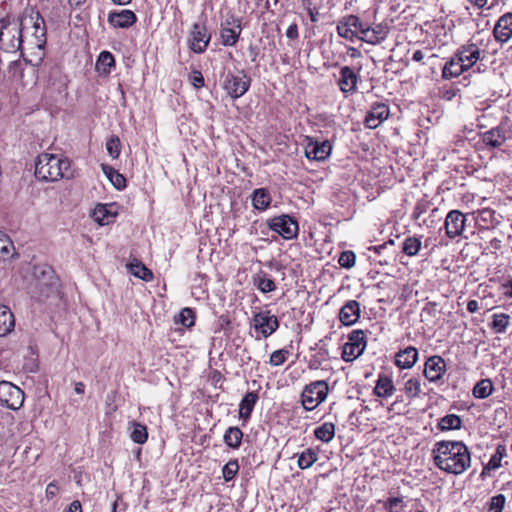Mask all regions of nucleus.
<instances>
[{
    "label": "nucleus",
    "instance_id": "58836bf2",
    "mask_svg": "<svg viewBox=\"0 0 512 512\" xmlns=\"http://www.w3.org/2000/svg\"><path fill=\"white\" fill-rule=\"evenodd\" d=\"M461 427V419L455 414H449L439 420L438 428L441 431L459 429Z\"/></svg>",
    "mask_w": 512,
    "mask_h": 512
},
{
    "label": "nucleus",
    "instance_id": "473e14b6",
    "mask_svg": "<svg viewBox=\"0 0 512 512\" xmlns=\"http://www.w3.org/2000/svg\"><path fill=\"white\" fill-rule=\"evenodd\" d=\"M243 432L238 427H229L223 437L225 444L233 449H237L241 445Z\"/></svg>",
    "mask_w": 512,
    "mask_h": 512
},
{
    "label": "nucleus",
    "instance_id": "49530a36",
    "mask_svg": "<svg viewBox=\"0 0 512 512\" xmlns=\"http://www.w3.org/2000/svg\"><path fill=\"white\" fill-rule=\"evenodd\" d=\"M356 255L353 251H343L338 259V263L341 267L350 269L355 265Z\"/></svg>",
    "mask_w": 512,
    "mask_h": 512
},
{
    "label": "nucleus",
    "instance_id": "4be33fe9",
    "mask_svg": "<svg viewBox=\"0 0 512 512\" xmlns=\"http://www.w3.org/2000/svg\"><path fill=\"white\" fill-rule=\"evenodd\" d=\"M137 21L135 13L131 10H121L110 12L108 22L115 28H129Z\"/></svg>",
    "mask_w": 512,
    "mask_h": 512
},
{
    "label": "nucleus",
    "instance_id": "f03ea898",
    "mask_svg": "<svg viewBox=\"0 0 512 512\" xmlns=\"http://www.w3.org/2000/svg\"><path fill=\"white\" fill-rule=\"evenodd\" d=\"M70 161L54 154L43 153L38 156L35 164V176L42 181H57L69 178Z\"/></svg>",
    "mask_w": 512,
    "mask_h": 512
},
{
    "label": "nucleus",
    "instance_id": "ddd939ff",
    "mask_svg": "<svg viewBox=\"0 0 512 512\" xmlns=\"http://www.w3.org/2000/svg\"><path fill=\"white\" fill-rule=\"evenodd\" d=\"M241 20L234 16L228 15L221 25V41L225 46H234L241 34Z\"/></svg>",
    "mask_w": 512,
    "mask_h": 512
},
{
    "label": "nucleus",
    "instance_id": "b1692460",
    "mask_svg": "<svg viewBox=\"0 0 512 512\" xmlns=\"http://www.w3.org/2000/svg\"><path fill=\"white\" fill-rule=\"evenodd\" d=\"M418 360V350L409 346L396 354L395 364L401 369H410Z\"/></svg>",
    "mask_w": 512,
    "mask_h": 512
},
{
    "label": "nucleus",
    "instance_id": "0eeeda50",
    "mask_svg": "<svg viewBox=\"0 0 512 512\" xmlns=\"http://www.w3.org/2000/svg\"><path fill=\"white\" fill-rule=\"evenodd\" d=\"M328 384L324 380H318L306 385L301 393V403L305 410L312 411L325 401L328 395Z\"/></svg>",
    "mask_w": 512,
    "mask_h": 512
},
{
    "label": "nucleus",
    "instance_id": "aec40b11",
    "mask_svg": "<svg viewBox=\"0 0 512 512\" xmlns=\"http://www.w3.org/2000/svg\"><path fill=\"white\" fill-rule=\"evenodd\" d=\"M338 86L344 94H352L357 89L359 76L349 67L344 66L340 69Z\"/></svg>",
    "mask_w": 512,
    "mask_h": 512
},
{
    "label": "nucleus",
    "instance_id": "c03bdc74",
    "mask_svg": "<svg viewBox=\"0 0 512 512\" xmlns=\"http://www.w3.org/2000/svg\"><path fill=\"white\" fill-rule=\"evenodd\" d=\"M238 471H239L238 461L236 459L230 460L227 464L224 465V467L222 469L224 480L227 482L231 481L232 479H234V477L236 476Z\"/></svg>",
    "mask_w": 512,
    "mask_h": 512
},
{
    "label": "nucleus",
    "instance_id": "680f3d73",
    "mask_svg": "<svg viewBox=\"0 0 512 512\" xmlns=\"http://www.w3.org/2000/svg\"><path fill=\"white\" fill-rule=\"evenodd\" d=\"M501 290L503 295L506 297L512 298V279L506 283L501 284Z\"/></svg>",
    "mask_w": 512,
    "mask_h": 512
},
{
    "label": "nucleus",
    "instance_id": "4c0bfd02",
    "mask_svg": "<svg viewBox=\"0 0 512 512\" xmlns=\"http://www.w3.org/2000/svg\"><path fill=\"white\" fill-rule=\"evenodd\" d=\"M510 316L505 313L494 314L492 316V321L490 323V327L493 329L495 333H503L506 331L509 325Z\"/></svg>",
    "mask_w": 512,
    "mask_h": 512
},
{
    "label": "nucleus",
    "instance_id": "dca6fc26",
    "mask_svg": "<svg viewBox=\"0 0 512 512\" xmlns=\"http://www.w3.org/2000/svg\"><path fill=\"white\" fill-rule=\"evenodd\" d=\"M305 156L310 160L324 161L331 153L332 147L328 141L318 142L311 138L307 139Z\"/></svg>",
    "mask_w": 512,
    "mask_h": 512
},
{
    "label": "nucleus",
    "instance_id": "412c9836",
    "mask_svg": "<svg viewBox=\"0 0 512 512\" xmlns=\"http://www.w3.org/2000/svg\"><path fill=\"white\" fill-rule=\"evenodd\" d=\"M493 35L499 42H507L512 37V13L501 16L493 28Z\"/></svg>",
    "mask_w": 512,
    "mask_h": 512
},
{
    "label": "nucleus",
    "instance_id": "ea45409f",
    "mask_svg": "<svg viewBox=\"0 0 512 512\" xmlns=\"http://www.w3.org/2000/svg\"><path fill=\"white\" fill-rule=\"evenodd\" d=\"M348 342L357 348V352H364L366 348V337L363 330H353L348 335Z\"/></svg>",
    "mask_w": 512,
    "mask_h": 512
},
{
    "label": "nucleus",
    "instance_id": "2f4dec72",
    "mask_svg": "<svg viewBox=\"0 0 512 512\" xmlns=\"http://www.w3.org/2000/svg\"><path fill=\"white\" fill-rule=\"evenodd\" d=\"M129 272L135 277L146 282L153 280V273L144 264L139 261L131 262L127 265Z\"/></svg>",
    "mask_w": 512,
    "mask_h": 512
},
{
    "label": "nucleus",
    "instance_id": "69168bd1",
    "mask_svg": "<svg viewBox=\"0 0 512 512\" xmlns=\"http://www.w3.org/2000/svg\"><path fill=\"white\" fill-rule=\"evenodd\" d=\"M74 390L77 394H84L85 392V385L83 382H76L74 386Z\"/></svg>",
    "mask_w": 512,
    "mask_h": 512
},
{
    "label": "nucleus",
    "instance_id": "a878e982",
    "mask_svg": "<svg viewBox=\"0 0 512 512\" xmlns=\"http://www.w3.org/2000/svg\"><path fill=\"white\" fill-rule=\"evenodd\" d=\"M15 327V318L10 308L0 305V337L9 334Z\"/></svg>",
    "mask_w": 512,
    "mask_h": 512
},
{
    "label": "nucleus",
    "instance_id": "c756f323",
    "mask_svg": "<svg viewBox=\"0 0 512 512\" xmlns=\"http://www.w3.org/2000/svg\"><path fill=\"white\" fill-rule=\"evenodd\" d=\"M271 196L267 189L258 188L253 191L252 205L255 209L263 211L269 207Z\"/></svg>",
    "mask_w": 512,
    "mask_h": 512
},
{
    "label": "nucleus",
    "instance_id": "4468645a",
    "mask_svg": "<svg viewBox=\"0 0 512 512\" xmlns=\"http://www.w3.org/2000/svg\"><path fill=\"white\" fill-rule=\"evenodd\" d=\"M210 38L207 28L202 24L195 23L190 32L189 47L195 53H203L210 42Z\"/></svg>",
    "mask_w": 512,
    "mask_h": 512
},
{
    "label": "nucleus",
    "instance_id": "6e6552de",
    "mask_svg": "<svg viewBox=\"0 0 512 512\" xmlns=\"http://www.w3.org/2000/svg\"><path fill=\"white\" fill-rule=\"evenodd\" d=\"M250 77L244 70H238L236 74L228 72L223 80V89L232 98L237 99L243 96L249 89Z\"/></svg>",
    "mask_w": 512,
    "mask_h": 512
},
{
    "label": "nucleus",
    "instance_id": "1a4fd4ad",
    "mask_svg": "<svg viewBox=\"0 0 512 512\" xmlns=\"http://www.w3.org/2000/svg\"><path fill=\"white\" fill-rule=\"evenodd\" d=\"M23 32L20 24L3 25L0 29V46L7 52H16L22 49Z\"/></svg>",
    "mask_w": 512,
    "mask_h": 512
},
{
    "label": "nucleus",
    "instance_id": "8fccbe9b",
    "mask_svg": "<svg viewBox=\"0 0 512 512\" xmlns=\"http://www.w3.org/2000/svg\"><path fill=\"white\" fill-rule=\"evenodd\" d=\"M363 352H357V348L355 346H352L349 342H347L344 345L342 358L346 362H351L360 355H362Z\"/></svg>",
    "mask_w": 512,
    "mask_h": 512
},
{
    "label": "nucleus",
    "instance_id": "39448f33",
    "mask_svg": "<svg viewBox=\"0 0 512 512\" xmlns=\"http://www.w3.org/2000/svg\"><path fill=\"white\" fill-rule=\"evenodd\" d=\"M469 221H475L474 215H464L460 211L453 210L448 213L445 219L446 234L450 238L463 235L469 239L476 235L474 228L470 226Z\"/></svg>",
    "mask_w": 512,
    "mask_h": 512
},
{
    "label": "nucleus",
    "instance_id": "e433bc0d",
    "mask_svg": "<svg viewBox=\"0 0 512 512\" xmlns=\"http://www.w3.org/2000/svg\"><path fill=\"white\" fill-rule=\"evenodd\" d=\"M318 460V454L315 450L308 448L298 456V467L300 469L310 468Z\"/></svg>",
    "mask_w": 512,
    "mask_h": 512
},
{
    "label": "nucleus",
    "instance_id": "f3484780",
    "mask_svg": "<svg viewBox=\"0 0 512 512\" xmlns=\"http://www.w3.org/2000/svg\"><path fill=\"white\" fill-rule=\"evenodd\" d=\"M389 34V26L387 24H376L369 26L366 24L363 33L358 38L369 44L376 45L384 41Z\"/></svg>",
    "mask_w": 512,
    "mask_h": 512
},
{
    "label": "nucleus",
    "instance_id": "20e7f679",
    "mask_svg": "<svg viewBox=\"0 0 512 512\" xmlns=\"http://www.w3.org/2000/svg\"><path fill=\"white\" fill-rule=\"evenodd\" d=\"M20 25L24 32L28 33L31 31L29 44L42 50L46 43V27L40 13L34 8L26 9L20 20Z\"/></svg>",
    "mask_w": 512,
    "mask_h": 512
},
{
    "label": "nucleus",
    "instance_id": "4d7b16f0",
    "mask_svg": "<svg viewBox=\"0 0 512 512\" xmlns=\"http://www.w3.org/2000/svg\"><path fill=\"white\" fill-rule=\"evenodd\" d=\"M95 216H96V220L98 221V223L100 225H105V224H108L109 221L107 219L108 217V211L106 209L105 206H99L96 210H95Z\"/></svg>",
    "mask_w": 512,
    "mask_h": 512
},
{
    "label": "nucleus",
    "instance_id": "bb28decb",
    "mask_svg": "<svg viewBox=\"0 0 512 512\" xmlns=\"http://www.w3.org/2000/svg\"><path fill=\"white\" fill-rule=\"evenodd\" d=\"M507 456V450L504 445H498L495 453L491 456L488 463L482 468V476L490 474L502 466V459Z\"/></svg>",
    "mask_w": 512,
    "mask_h": 512
},
{
    "label": "nucleus",
    "instance_id": "5701e85b",
    "mask_svg": "<svg viewBox=\"0 0 512 512\" xmlns=\"http://www.w3.org/2000/svg\"><path fill=\"white\" fill-rule=\"evenodd\" d=\"M360 317V304L356 300H349L340 309L339 319L342 324L351 326L357 322Z\"/></svg>",
    "mask_w": 512,
    "mask_h": 512
},
{
    "label": "nucleus",
    "instance_id": "13d9d810",
    "mask_svg": "<svg viewBox=\"0 0 512 512\" xmlns=\"http://www.w3.org/2000/svg\"><path fill=\"white\" fill-rule=\"evenodd\" d=\"M493 391V385L490 379H482V399L490 396Z\"/></svg>",
    "mask_w": 512,
    "mask_h": 512
},
{
    "label": "nucleus",
    "instance_id": "79ce46f5",
    "mask_svg": "<svg viewBox=\"0 0 512 512\" xmlns=\"http://www.w3.org/2000/svg\"><path fill=\"white\" fill-rule=\"evenodd\" d=\"M404 391L409 398L418 397L422 392L421 381L417 378H410L405 382Z\"/></svg>",
    "mask_w": 512,
    "mask_h": 512
},
{
    "label": "nucleus",
    "instance_id": "de8ad7c7",
    "mask_svg": "<svg viewBox=\"0 0 512 512\" xmlns=\"http://www.w3.org/2000/svg\"><path fill=\"white\" fill-rule=\"evenodd\" d=\"M106 149L112 158H114V159L118 158L120 155V140H119V138L116 136H112L111 138H109L108 141L106 142Z\"/></svg>",
    "mask_w": 512,
    "mask_h": 512
},
{
    "label": "nucleus",
    "instance_id": "a19ab883",
    "mask_svg": "<svg viewBox=\"0 0 512 512\" xmlns=\"http://www.w3.org/2000/svg\"><path fill=\"white\" fill-rule=\"evenodd\" d=\"M133 430L131 431V439L137 444H144L148 438V432L146 426L134 422L132 424Z\"/></svg>",
    "mask_w": 512,
    "mask_h": 512
},
{
    "label": "nucleus",
    "instance_id": "423d86ee",
    "mask_svg": "<svg viewBox=\"0 0 512 512\" xmlns=\"http://www.w3.org/2000/svg\"><path fill=\"white\" fill-rule=\"evenodd\" d=\"M33 274L36 279L35 288L38 290V292L34 291L33 293L39 301L50 297L51 294L56 292L58 279L50 266L37 265L34 267Z\"/></svg>",
    "mask_w": 512,
    "mask_h": 512
},
{
    "label": "nucleus",
    "instance_id": "774afa93",
    "mask_svg": "<svg viewBox=\"0 0 512 512\" xmlns=\"http://www.w3.org/2000/svg\"><path fill=\"white\" fill-rule=\"evenodd\" d=\"M412 58L414 61L419 62L424 58V54L421 50H416Z\"/></svg>",
    "mask_w": 512,
    "mask_h": 512
},
{
    "label": "nucleus",
    "instance_id": "09e8293b",
    "mask_svg": "<svg viewBox=\"0 0 512 512\" xmlns=\"http://www.w3.org/2000/svg\"><path fill=\"white\" fill-rule=\"evenodd\" d=\"M505 504V496L498 494L491 498L487 512H502Z\"/></svg>",
    "mask_w": 512,
    "mask_h": 512
},
{
    "label": "nucleus",
    "instance_id": "7c9ffc66",
    "mask_svg": "<svg viewBox=\"0 0 512 512\" xmlns=\"http://www.w3.org/2000/svg\"><path fill=\"white\" fill-rule=\"evenodd\" d=\"M253 284L262 293H269L276 289L275 282L265 272H259L253 276Z\"/></svg>",
    "mask_w": 512,
    "mask_h": 512
},
{
    "label": "nucleus",
    "instance_id": "6e6d98bb",
    "mask_svg": "<svg viewBox=\"0 0 512 512\" xmlns=\"http://www.w3.org/2000/svg\"><path fill=\"white\" fill-rule=\"evenodd\" d=\"M189 81L190 83L195 87V88H201L204 86V77L202 75V73L200 71H193L191 73V75L189 76Z\"/></svg>",
    "mask_w": 512,
    "mask_h": 512
},
{
    "label": "nucleus",
    "instance_id": "864d4df0",
    "mask_svg": "<svg viewBox=\"0 0 512 512\" xmlns=\"http://www.w3.org/2000/svg\"><path fill=\"white\" fill-rule=\"evenodd\" d=\"M337 32L340 37L348 40H352L356 36L355 32L351 27H348L344 20L340 21L337 25Z\"/></svg>",
    "mask_w": 512,
    "mask_h": 512
},
{
    "label": "nucleus",
    "instance_id": "3c124183",
    "mask_svg": "<svg viewBox=\"0 0 512 512\" xmlns=\"http://www.w3.org/2000/svg\"><path fill=\"white\" fill-rule=\"evenodd\" d=\"M288 353L289 352L285 349H280V350L274 351L270 356L269 363L272 366L282 365L286 361Z\"/></svg>",
    "mask_w": 512,
    "mask_h": 512
},
{
    "label": "nucleus",
    "instance_id": "c85d7f7f",
    "mask_svg": "<svg viewBox=\"0 0 512 512\" xmlns=\"http://www.w3.org/2000/svg\"><path fill=\"white\" fill-rule=\"evenodd\" d=\"M395 387L393 381L388 376H379L376 386L374 388V393L381 398H387L392 396L394 393Z\"/></svg>",
    "mask_w": 512,
    "mask_h": 512
},
{
    "label": "nucleus",
    "instance_id": "bf43d9fd",
    "mask_svg": "<svg viewBox=\"0 0 512 512\" xmlns=\"http://www.w3.org/2000/svg\"><path fill=\"white\" fill-rule=\"evenodd\" d=\"M59 491V487L55 481L49 483L46 487V497L48 499H52L57 495Z\"/></svg>",
    "mask_w": 512,
    "mask_h": 512
},
{
    "label": "nucleus",
    "instance_id": "2eb2a0df",
    "mask_svg": "<svg viewBox=\"0 0 512 512\" xmlns=\"http://www.w3.org/2000/svg\"><path fill=\"white\" fill-rule=\"evenodd\" d=\"M253 324L255 329L259 330L264 338L272 335L279 327L278 318L274 315H270L269 311L255 314Z\"/></svg>",
    "mask_w": 512,
    "mask_h": 512
},
{
    "label": "nucleus",
    "instance_id": "603ef678",
    "mask_svg": "<svg viewBox=\"0 0 512 512\" xmlns=\"http://www.w3.org/2000/svg\"><path fill=\"white\" fill-rule=\"evenodd\" d=\"M403 507V498L391 497L384 503V508L388 512H399Z\"/></svg>",
    "mask_w": 512,
    "mask_h": 512
},
{
    "label": "nucleus",
    "instance_id": "e2e57ef3",
    "mask_svg": "<svg viewBox=\"0 0 512 512\" xmlns=\"http://www.w3.org/2000/svg\"><path fill=\"white\" fill-rule=\"evenodd\" d=\"M66 512H82L81 503L78 500L73 501Z\"/></svg>",
    "mask_w": 512,
    "mask_h": 512
},
{
    "label": "nucleus",
    "instance_id": "f704fd0d",
    "mask_svg": "<svg viewBox=\"0 0 512 512\" xmlns=\"http://www.w3.org/2000/svg\"><path fill=\"white\" fill-rule=\"evenodd\" d=\"M314 435L318 440L329 443L335 436V425L331 422H325L314 430Z\"/></svg>",
    "mask_w": 512,
    "mask_h": 512
},
{
    "label": "nucleus",
    "instance_id": "f8f14e48",
    "mask_svg": "<svg viewBox=\"0 0 512 512\" xmlns=\"http://www.w3.org/2000/svg\"><path fill=\"white\" fill-rule=\"evenodd\" d=\"M269 227L285 239H292L298 234V223L289 215H281L269 221Z\"/></svg>",
    "mask_w": 512,
    "mask_h": 512
},
{
    "label": "nucleus",
    "instance_id": "72a5a7b5",
    "mask_svg": "<svg viewBox=\"0 0 512 512\" xmlns=\"http://www.w3.org/2000/svg\"><path fill=\"white\" fill-rule=\"evenodd\" d=\"M102 170L106 177L110 180L112 185L118 189L121 190L125 188L126 186V179L125 177L120 174L117 170H115L113 167L109 165H102Z\"/></svg>",
    "mask_w": 512,
    "mask_h": 512
},
{
    "label": "nucleus",
    "instance_id": "052dcab7",
    "mask_svg": "<svg viewBox=\"0 0 512 512\" xmlns=\"http://www.w3.org/2000/svg\"><path fill=\"white\" fill-rule=\"evenodd\" d=\"M286 36L289 39H296L298 37V27L295 23L291 24L286 30Z\"/></svg>",
    "mask_w": 512,
    "mask_h": 512
},
{
    "label": "nucleus",
    "instance_id": "5fc2aeb1",
    "mask_svg": "<svg viewBox=\"0 0 512 512\" xmlns=\"http://www.w3.org/2000/svg\"><path fill=\"white\" fill-rule=\"evenodd\" d=\"M348 27L355 28L359 30L360 34L362 35L363 30L365 29L366 24L360 21V19L355 15H349L343 19Z\"/></svg>",
    "mask_w": 512,
    "mask_h": 512
},
{
    "label": "nucleus",
    "instance_id": "393cba45",
    "mask_svg": "<svg viewBox=\"0 0 512 512\" xmlns=\"http://www.w3.org/2000/svg\"><path fill=\"white\" fill-rule=\"evenodd\" d=\"M257 400L258 393L256 391L246 393L239 404V417L241 419L247 421L250 418Z\"/></svg>",
    "mask_w": 512,
    "mask_h": 512
},
{
    "label": "nucleus",
    "instance_id": "c9c22d12",
    "mask_svg": "<svg viewBox=\"0 0 512 512\" xmlns=\"http://www.w3.org/2000/svg\"><path fill=\"white\" fill-rule=\"evenodd\" d=\"M115 65V59L112 53L108 51H103L98 56L96 62V68L100 73L109 74L111 67Z\"/></svg>",
    "mask_w": 512,
    "mask_h": 512
},
{
    "label": "nucleus",
    "instance_id": "a211bd4d",
    "mask_svg": "<svg viewBox=\"0 0 512 512\" xmlns=\"http://www.w3.org/2000/svg\"><path fill=\"white\" fill-rule=\"evenodd\" d=\"M446 370V363L440 356H432L427 359L424 368L425 377L431 381L436 382L442 378Z\"/></svg>",
    "mask_w": 512,
    "mask_h": 512
},
{
    "label": "nucleus",
    "instance_id": "0e129e2a",
    "mask_svg": "<svg viewBox=\"0 0 512 512\" xmlns=\"http://www.w3.org/2000/svg\"><path fill=\"white\" fill-rule=\"evenodd\" d=\"M469 312L474 313L478 310V302L476 300H470L467 304Z\"/></svg>",
    "mask_w": 512,
    "mask_h": 512
},
{
    "label": "nucleus",
    "instance_id": "cd10ccee",
    "mask_svg": "<svg viewBox=\"0 0 512 512\" xmlns=\"http://www.w3.org/2000/svg\"><path fill=\"white\" fill-rule=\"evenodd\" d=\"M506 140L503 131L500 128H492L482 133V143L492 148L500 147Z\"/></svg>",
    "mask_w": 512,
    "mask_h": 512
},
{
    "label": "nucleus",
    "instance_id": "338daca9",
    "mask_svg": "<svg viewBox=\"0 0 512 512\" xmlns=\"http://www.w3.org/2000/svg\"><path fill=\"white\" fill-rule=\"evenodd\" d=\"M386 246H387V243H383V244H381V245L371 246V247H369V248H368V250L373 251V252H375V253H377V254H380V253H381V251H382L384 248H386Z\"/></svg>",
    "mask_w": 512,
    "mask_h": 512
},
{
    "label": "nucleus",
    "instance_id": "9d476101",
    "mask_svg": "<svg viewBox=\"0 0 512 512\" xmlns=\"http://www.w3.org/2000/svg\"><path fill=\"white\" fill-rule=\"evenodd\" d=\"M24 392L8 381H0V405L11 410H18L23 406Z\"/></svg>",
    "mask_w": 512,
    "mask_h": 512
},
{
    "label": "nucleus",
    "instance_id": "a18cd8bd",
    "mask_svg": "<svg viewBox=\"0 0 512 512\" xmlns=\"http://www.w3.org/2000/svg\"><path fill=\"white\" fill-rule=\"evenodd\" d=\"M177 322L181 323L187 328L192 327L195 322L194 311L191 308H183L179 313Z\"/></svg>",
    "mask_w": 512,
    "mask_h": 512
},
{
    "label": "nucleus",
    "instance_id": "6ab92c4d",
    "mask_svg": "<svg viewBox=\"0 0 512 512\" xmlns=\"http://www.w3.org/2000/svg\"><path fill=\"white\" fill-rule=\"evenodd\" d=\"M389 108L384 103H376L365 117V125L370 129L377 128L389 116Z\"/></svg>",
    "mask_w": 512,
    "mask_h": 512
},
{
    "label": "nucleus",
    "instance_id": "9b49d317",
    "mask_svg": "<svg viewBox=\"0 0 512 512\" xmlns=\"http://www.w3.org/2000/svg\"><path fill=\"white\" fill-rule=\"evenodd\" d=\"M10 72L13 83L22 89L31 88L37 83V70L33 66L14 62L10 66Z\"/></svg>",
    "mask_w": 512,
    "mask_h": 512
},
{
    "label": "nucleus",
    "instance_id": "7ed1b4c3",
    "mask_svg": "<svg viewBox=\"0 0 512 512\" xmlns=\"http://www.w3.org/2000/svg\"><path fill=\"white\" fill-rule=\"evenodd\" d=\"M480 50L476 44H470L463 47L457 55L448 61L442 71L444 79L459 76L464 71L470 69L479 59Z\"/></svg>",
    "mask_w": 512,
    "mask_h": 512
},
{
    "label": "nucleus",
    "instance_id": "f257e3e1",
    "mask_svg": "<svg viewBox=\"0 0 512 512\" xmlns=\"http://www.w3.org/2000/svg\"><path fill=\"white\" fill-rule=\"evenodd\" d=\"M433 459L439 469L452 474H460L470 465L467 447L460 441L437 442Z\"/></svg>",
    "mask_w": 512,
    "mask_h": 512
},
{
    "label": "nucleus",
    "instance_id": "37998d69",
    "mask_svg": "<svg viewBox=\"0 0 512 512\" xmlns=\"http://www.w3.org/2000/svg\"><path fill=\"white\" fill-rule=\"evenodd\" d=\"M421 248V241L417 237H408L403 243V252L408 256H415Z\"/></svg>",
    "mask_w": 512,
    "mask_h": 512
}]
</instances>
